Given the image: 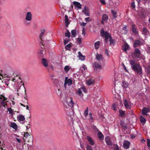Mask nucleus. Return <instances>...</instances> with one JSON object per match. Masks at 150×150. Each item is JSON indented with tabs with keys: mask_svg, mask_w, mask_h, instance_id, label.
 <instances>
[{
	"mask_svg": "<svg viewBox=\"0 0 150 150\" xmlns=\"http://www.w3.org/2000/svg\"><path fill=\"white\" fill-rule=\"evenodd\" d=\"M129 62L131 65V68L133 71L139 75H141L142 74V67L139 64L136 63L132 59L130 60Z\"/></svg>",
	"mask_w": 150,
	"mask_h": 150,
	"instance_id": "nucleus-1",
	"label": "nucleus"
},
{
	"mask_svg": "<svg viewBox=\"0 0 150 150\" xmlns=\"http://www.w3.org/2000/svg\"><path fill=\"white\" fill-rule=\"evenodd\" d=\"M62 102L64 107L67 109L69 108V107H73L74 104L73 99L71 97H65L63 99Z\"/></svg>",
	"mask_w": 150,
	"mask_h": 150,
	"instance_id": "nucleus-2",
	"label": "nucleus"
},
{
	"mask_svg": "<svg viewBox=\"0 0 150 150\" xmlns=\"http://www.w3.org/2000/svg\"><path fill=\"white\" fill-rule=\"evenodd\" d=\"M131 54L134 59H138V60L141 59V52L140 50L138 48H135Z\"/></svg>",
	"mask_w": 150,
	"mask_h": 150,
	"instance_id": "nucleus-3",
	"label": "nucleus"
},
{
	"mask_svg": "<svg viewBox=\"0 0 150 150\" xmlns=\"http://www.w3.org/2000/svg\"><path fill=\"white\" fill-rule=\"evenodd\" d=\"M100 35L105 38V41L107 42L108 39L111 37V35L107 32H105L103 29H101L100 32Z\"/></svg>",
	"mask_w": 150,
	"mask_h": 150,
	"instance_id": "nucleus-4",
	"label": "nucleus"
},
{
	"mask_svg": "<svg viewBox=\"0 0 150 150\" xmlns=\"http://www.w3.org/2000/svg\"><path fill=\"white\" fill-rule=\"evenodd\" d=\"M23 136L24 137H25V139L23 138L25 142L26 141L28 142H33V137L29 134L28 132H24Z\"/></svg>",
	"mask_w": 150,
	"mask_h": 150,
	"instance_id": "nucleus-5",
	"label": "nucleus"
},
{
	"mask_svg": "<svg viewBox=\"0 0 150 150\" xmlns=\"http://www.w3.org/2000/svg\"><path fill=\"white\" fill-rule=\"evenodd\" d=\"M45 32V30L44 29H42L41 30V33L40 35V39L42 40L41 41V44L43 46H45L46 45H47V44H48V42H49V41H47V42H45V41H42V37L44 33Z\"/></svg>",
	"mask_w": 150,
	"mask_h": 150,
	"instance_id": "nucleus-6",
	"label": "nucleus"
},
{
	"mask_svg": "<svg viewBox=\"0 0 150 150\" xmlns=\"http://www.w3.org/2000/svg\"><path fill=\"white\" fill-rule=\"evenodd\" d=\"M123 103L124 106L126 108L130 109L131 108V103L129 100H127L125 99H123Z\"/></svg>",
	"mask_w": 150,
	"mask_h": 150,
	"instance_id": "nucleus-7",
	"label": "nucleus"
},
{
	"mask_svg": "<svg viewBox=\"0 0 150 150\" xmlns=\"http://www.w3.org/2000/svg\"><path fill=\"white\" fill-rule=\"evenodd\" d=\"M93 66L95 70L100 69L101 68V66L100 64V62H95L93 64Z\"/></svg>",
	"mask_w": 150,
	"mask_h": 150,
	"instance_id": "nucleus-8",
	"label": "nucleus"
},
{
	"mask_svg": "<svg viewBox=\"0 0 150 150\" xmlns=\"http://www.w3.org/2000/svg\"><path fill=\"white\" fill-rule=\"evenodd\" d=\"M1 96L3 97V99L1 101V104L4 108H6L7 107V105L6 103V100H7L8 98H6L2 95H1ZM6 102H7L8 101H6Z\"/></svg>",
	"mask_w": 150,
	"mask_h": 150,
	"instance_id": "nucleus-9",
	"label": "nucleus"
},
{
	"mask_svg": "<svg viewBox=\"0 0 150 150\" xmlns=\"http://www.w3.org/2000/svg\"><path fill=\"white\" fill-rule=\"evenodd\" d=\"M131 30L133 33L135 35L138 34L139 31L137 30V28L135 26V25L133 24L131 27Z\"/></svg>",
	"mask_w": 150,
	"mask_h": 150,
	"instance_id": "nucleus-10",
	"label": "nucleus"
},
{
	"mask_svg": "<svg viewBox=\"0 0 150 150\" xmlns=\"http://www.w3.org/2000/svg\"><path fill=\"white\" fill-rule=\"evenodd\" d=\"M108 18V17L106 14H103L101 18V23L102 24L104 25L105 22L107 21Z\"/></svg>",
	"mask_w": 150,
	"mask_h": 150,
	"instance_id": "nucleus-11",
	"label": "nucleus"
},
{
	"mask_svg": "<svg viewBox=\"0 0 150 150\" xmlns=\"http://www.w3.org/2000/svg\"><path fill=\"white\" fill-rule=\"evenodd\" d=\"M25 20L28 21H30L32 19V15L30 12H28L26 14Z\"/></svg>",
	"mask_w": 150,
	"mask_h": 150,
	"instance_id": "nucleus-12",
	"label": "nucleus"
},
{
	"mask_svg": "<svg viewBox=\"0 0 150 150\" xmlns=\"http://www.w3.org/2000/svg\"><path fill=\"white\" fill-rule=\"evenodd\" d=\"M142 34L145 35H147L149 34V31L146 27L143 28L142 30Z\"/></svg>",
	"mask_w": 150,
	"mask_h": 150,
	"instance_id": "nucleus-13",
	"label": "nucleus"
},
{
	"mask_svg": "<svg viewBox=\"0 0 150 150\" xmlns=\"http://www.w3.org/2000/svg\"><path fill=\"white\" fill-rule=\"evenodd\" d=\"M17 120L19 121H24V122H23V123L25 122V118L24 116L22 114L19 115L17 117Z\"/></svg>",
	"mask_w": 150,
	"mask_h": 150,
	"instance_id": "nucleus-14",
	"label": "nucleus"
},
{
	"mask_svg": "<svg viewBox=\"0 0 150 150\" xmlns=\"http://www.w3.org/2000/svg\"><path fill=\"white\" fill-rule=\"evenodd\" d=\"M130 142L128 141H125L123 143V145L125 149H127L129 147Z\"/></svg>",
	"mask_w": 150,
	"mask_h": 150,
	"instance_id": "nucleus-15",
	"label": "nucleus"
},
{
	"mask_svg": "<svg viewBox=\"0 0 150 150\" xmlns=\"http://www.w3.org/2000/svg\"><path fill=\"white\" fill-rule=\"evenodd\" d=\"M142 44V43L139 40H136L134 41L133 44V46L134 47H136L140 46Z\"/></svg>",
	"mask_w": 150,
	"mask_h": 150,
	"instance_id": "nucleus-16",
	"label": "nucleus"
},
{
	"mask_svg": "<svg viewBox=\"0 0 150 150\" xmlns=\"http://www.w3.org/2000/svg\"><path fill=\"white\" fill-rule=\"evenodd\" d=\"M105 139V142L107 144L110 146L112 145V144L111 141L109 137L107 136L106 137Z\"/></svg>",
	"mask_w": 150,
	"mask_h": 150,
	"instance_id": "nucleus-17",
	"label": "nucleus"
},
{
	"mask_svg": "<svg viewBox=\"0 0 150 150\" xmlns=\"http://www.w3.org/2000/svg\"><path fill=\"white\" fill-rule=\"evenodd\" d=\"M72 80L71 79H68L67 77H66L65 78V81L64 82V86H66V85L68 83L69 86L72 84Z\"/></svg>",
	"mask_w": 150,
	"mask_h": 150,
	"instance_id": "nucleus-18",
	"label": "nucleus"
},
{
	"mask_svg": "<svg viewBox=\"0 0 150 150\" xmlns=\"http://www.w3.org/2000/svg\"><path fill=\"white\" fill-rule=\"evenodd\" d=\"M45 51L43 47H41V49H40L38 52V54L40 57H42L43 56V52Z\"/></svg>",
	"mask_w": 150,
	"mask_h": 150,
	"instance_id": "nucleus-19",
	"label": "nucleus"
},
{
	"mask_svg": "<svg viewBox=\"0 0 150 150\" xmlns=\"http://www.w3.org/2000/svg\"><path fill=\"white\" fill-rule=\"evenodd\" d=\"M96 59L99 61H103V55L101 54H97L96 55Z\"/></svg>",
	"mask_w": 150,
	"mask_h": 150,
	"instance_id": "nucleus-20",
	"label": "nucleus"
},
{
	"mask_svg": "<svg viewBox=\"0 0 150 150\" xmlns=\"http://www.w3.org/2000/svg\"><path fill=\"white\" fill-rule=\"evenodd\" d=\"M42 65L45 67H48V63L47 59L43 58L42 59Z\"/></svg>",
	"mask_w": 150,
	"mask_h": 150,
	"instance_id": "nucleus-21",
	"label": "nucleus"
},
{
	"mask_svg": "<svg viewBox=\"0 0 150 150\" xmlns=\"http://www.w3.org/2000/svg\"><path fill=\"white\" fill-rule=\"evenodd\" d=\"M149 108L146 107H143L142 110V113L145 115H146L147 113L149 112Z\"/></svg>",
	"mask_w": 150,
	"mask_h": 150,
	"instance_id": "nucleus-22",
	"label": "nucleus"
},
{
	"mask_svg": "<svg viewBox=\"0 0 150 150\" xmlns=\"http://www.w3.org/2000/svg\"><path fill=\"white\" fill-rule=\"evenodd\" d=\"M97 135L98 138L100 140L102 141L103 139L104 136L102 132L100 131L98 132Z\"/></svg>",
	"mask_w": 150,
	"mask_h": 150,
	"instance_id": "nucleus-23",
	"label": "nucleus"
},
{
	"mask_svg": "<svg viewBox=\"0 0 150 150\" xmlns=\"http://www.w3.org/2000/svg\"><path fill=\"white\" fill-rule=\"evenodd\" d=\"M128 32V30L126 27L125 26L122 28V30L121 31V33L122 34L125 35Z\"/></svg>",
	"mask_w": 150,
	"mask_h": 150,
	"instance_id": "nucleus-24",
	"label": "nucleus"
},
{
	"mask_svg": "<svg viewBox=\"0 0 150 150\" xmlns=\"http://www.w3.org/2000/svg\"><path fill=\"white\" fill-rule=\"evenodd\" d=\"M111 14L112 16V18L115 19L117 17V12L116 11L114 10H111Z\"/></svg>",
	"mask_w": 150,
	"mask_h": 150,
	"instance_id": "nucleus-25",
	"label": "nucleus"
},
{
	"mask_svg": "<svg viewBox=\"0 0 150 150\" xmlns=\"http://www.w3.org/2000/svg\"><path fill=\"white\" fill-rule=\"evenodd\" d=\"M73 4L74 6L78 8L81 9V5L80 4V3L77 1H74L73 2Z\"/></svg>",
	"mask_w": 150,
	"mask_h": 150,
	"instance_id": "nucleus-26",
	"label": "nucleus"
},
{
	"mask_svg": "<svg viewBox=\"0 0 150 150\" xmlns=\"http://www.w3.org/2000/svg\"><path fill=\"white\" fill-rule=\"evenodd\" d=\"M87 139L90 144L92 145H94V142L91 137L89 136H87Z\"/></svg>",
	"mask_w": 150,
	"mask_h": 150,
	"instance_id": "nucleus-27",
	"label": "nucleus"
},
{
	"mask_svg": "<svg viewBox=\"0 0 150 150\" xmlns=\"http://www.w3.org/2000/svg\"><path fill=\"white\" fill-rule=\"evenodd\" d=\"M109 38L110 45L112 46H114L115 43V40L112 39L111 37H110Z\"/></svg>",
	"mask_w": 150,
	"mask_h": 150,
	"instance_id": "nucleus-28",
	"label": "nucleus"
},
{
	"mask_svg": "<svg viewBox=\"0 0 150 150\" xmlns=\"http://www.w3.org/2000/svg\"><path fill=\"white\" fill-rule=\"evenodd\" d=\"M129 47L127 44H124L122 47L123 50L126 52L127 50H129Z\"/></svg>",
	"mask_w": 150,
	"mask_h": 150,
	"instance_id": "nucleus-29",
	"label": "nucleus"
},
{
	"mask_svg": "<svg viewBox=\"0 0 150 150\" xmlns=\"http://www.w3.org/2000/svg\"><path fill=\"white\" fill-rule=\"evenodd\" d=\"M82 12L87 16H89L90 14L88 11V9L86 8V7L84 8V10Z\"/></svg>",
	"mask_w": 150,
	"mask_h": 150,
	"instance_id": "nucleus-30",
	"label": "nucleus"
},
{
	"mask_svg": "<svg viewBox=\"0 0 150 150\" xmlns=\"http://www.w3.org/2000/svg\"><path fill=\"white\" fill-rule=\"evenodd\" d=\"M10 127L16 130L18 128L17 125L14 122L11 123L10 125Z\"/></svg>",
	"mask_w": 150,
	"mask_h": 150,
	"instance_id": "nucleus-31",
	"label": "nucleus"
},
{
	"mask_svg": "<svg viewBox=\"0 0 150 150\" xmlns=\"http://www.w3.org/2000/svg\"><path fill=\"white\" fill-rule=\"evenodd\" d=\"M79 59L82 60H84L85 59V56H83L80 52H79Z\"/></svg>",
	"mask_w": 150,
	"mask_h": 150,
	"instance_id": "nucleus-32",
	"label": "nucleus"
},
{
	"mask_svg": "<svg viewBox=\"0 0 150 150\" xmlns=\"http://www.w3.org/2000/svg\"><path fill=\"white\" fill-rule=\"evenodd\" d=\"M120 116L121 117H124L125 115V111H123L121 109L119 110Z\"/></svg>",
	"mask_w": 150,
	"mask_h": 150,
	"instance_id": "nucleus-33",
	"label": "nucleus"
},
{
	"mask_svg": "<svg viewBox=\"0 0 150 150\" xmlns=\"http://www.w3.org/2000/svg\"><path fill=\"white\" fill-rule=\"evenodd\" d=\"M65 17V23L66 24V27L68 26V25L69 24V23L68 21V17L67 15H65L64 16Z\"/></svg>",
	"mask_w": 150,
	"mask_h": 150,
	"instance_id": "nucleus-34",
	"label": "nucleus"
},
{
	"mask_svg": "<svg viewBox=\"0 0 150 150\" xmlns=\"http://www.w3.org/2000/svg\"><path fill=\"white\" fill-rule=\"evenodd\" d=\"M140 120L142 124L144 123L143 125L146 123V119L142 116H141L140 118Z\"/></svg>",
	"mask_w": 150,
	"mask_h": 150,
	"instance_id": "nucleus-35",
	"label": "nucleus"
},
{
	"mask_svg": "<svg viewBox=\"0 0 150 150\" xmlns=\"http://www.w3.org/2000/svg\"><path fill=\"white\" fill-rule=\"evenodd\" d=\"M100 46V42L99 41H97L94 44V46L95 47V49L96 50L98 49L99 47Z\"/></svg>",
	"mask_w": 150,
	"mask_h": 150,
	"instance_id": "nucleus-36",
	"label": "nucleus"
},
{
	"mask_svg": "<svg viewBox=\"0 0 150 150\" xmlns=\"http://www.w3.org/2000/svg\"><path fill=\"white\" fill-rule=\"evenodd\" d=\"M122 86L123 88H125L128 87V83L127 82L123 81L122 82Z\"/></svg>",
	"mask_w": 150,
	"mask_h": 150,
	"instance_id": "nucleus-37",
	"label": "nucleus"
},
{
	"mask_svg": "<svg viewBox=\"0 0 150 150\" xmlns=\"http://www.w3.org/2000/svg\"><path fill=\"white\" fill-rule=\"evenodd\" d=\"M76 31L75 30H73L71 31V34L72 35V37L75 38L76 35Z\"/></svg>",
	"mask_w": 150,
	"mask_h": 150,
	"instance_id": "nucleus-38",
	"label": "nucleus"
},
{
	"mask_svg": "<svg viewBox=\"0 0 150 150\" xmlns=\"http://www.w3.org/2000/svg\"><path fill=\"white\" fill-rule=\"evenodd\" d=\"M70 69V67L69 66H66L64 67V70L65 72L67 73Z\"/></svg>",
	"mask_w": 150,
	"mask_h": 150,
	"instance_id": "nucleus-39",
	"label": "nucleus"
},
{
	"mask_svg": "<svg viewBox=\"0 0 150 150\" xmlns=\"http://www.w3.org/2000/svg\"><path fill=\"white\" fill-rule=\"evenodd\" d=\"M95 83V81L93 80L90 79L88 80L87 82V84L88 85H90Z\"/></svg>",
	"mask_w": 150,
	"mask_h": 150,
	"instance_id": "nucleus-40",
	"label": "nucleus"
},
{
	"mask_svg": "<svg viewBox=\"0 0 150 150\" xmlns=\"http://www.w3.org/2000/svg\"><path fill=\"white\" fill-rule=\"evenodd\" d=\"M122 127L124 129H127V126L123 122H121L120 124Z\"/></svg>",
	"mask_w": 150,
	"mask_h": 150,
	"instance_id": "nucleus-41",
	"label": "nucleus"
},
{
	"mask_svg": "<svg viewBox=\"0 0 150 150\" xmlns=\"http://www.w3.org/2000/svg\"><path fill=\"white\" fill-rule=\"evenodd\" d=\"M113 149L114 150H120L119 146L117 144H114Z\"/></svg>",
	"mask_w": 150,
	"mask_h": 150,
	"instance_id": "nucleus-42",
	"label": "nucleus"
},
{
	"mask_svg": "<svg viewBox=\"0 0 150 150\" xmlns=\"http://www.w3.org/2000/svg\"><path fill=\"white\" fill-rule=\"evenodd\" d=\"M81 89V88H79L77 91V92L80 96H83V93H82Z\"/></svg>",
	"mask_w": 150,
	"mask_h": 150,
	"instance_id": "nucleus-43",
	"label": "nucleus"
},
{
	"mask_svg": "<svg viewBox=\"0 0 150 150\" xmlns=\"http://www.w3.org/2000/svg\"><path fill=\"white\" fill-rule=\"evenodd\" d=\"M88 107H87L84 112V114L85 115V117H86L88 115Z\"/></svg>",
	"mask_w": 150,
	"mask_h": 150,
	"instance_id": "nucleus-44",
	"label": "nucleus"
},
{
	"mask_svg": "<svg viewBox=\"0 0 150 150\" xmlns=\"http://www.w3.org/2000/svg\"><path fill=\"white\" fill-rule=\"evenodd\" d=\"M131 6L133 8H135V2L134 1H132L131 3Z\"/></svg>",
	"mask_w": 150,
	"mask_h": 150,
	"instance_id": "nucleus-45",
	"label": "nucleus"
},
{
	"mask_svg": "<svg viewBox=\"0 0 150 150\" xmlns=\"http://www.w3.org/2000/svg\"><path fill=\"white\" fill-rule=\"evenodd\" d=\"M147 141V145L149 148H150V139H148Z\"/></svg>",
	"mask_w": 150,
	"mask_h": 150,
	"instance_id": "nucleus-46",
	"label": "nucleus"
},
{
	"mask_svg": "<svg viewBox=\"0 0 150 150\" xmlns=\"http://www.w3.org/2000/svg\"><path fill=\"white\" fill-rule=\"evenodd\" d=\"M71 47V45L70 44H69L65 47L66 49L69 50L70 48Z\"/></svg>",
	"mask_w": 150,
	"mask_h": 150,
	"instance_id": "nucleus-47",
	"label": "nucleus"
},
{
	"mask_svg": "<svg viewBox=\"0 0 150 150\" xmlns=\"http://www.w3.org/2000/svg\"><path fill=\"white\" fill-rule=\"evenodd\" d=\"M86 21H92V19L90 17L86 18L85 19Z\"/></svg>",
	"mask_w": 150,
	"mask_h": 150,
	"instance_id": "nucleus-48",
	"label": "nucleus"
},
{
	"mask_svg": "<svg viewBox=\"0 0 150 150\" xmlns=\"http://www.w3.org/2000/svg\"><path fill=\"white\" fill-rule=\"evenodd\" d=\"M69 41V40L68 38H66L64 40V43L65 45L68 43Z\"/></svg>",
	"mask_w": 150,
	"mask_h": 150,
	"instance_id": "nucleus-49",
	"label": "nucleus"
},
{
	"mask_svg": "<svg viewBox=\"0 0 150 150\" xmlns=\"http://www.w3.org/2000/svg\"><path fill=\"white\" fill-rule=\"evenodd\" d=\"M93 129L96 132H99L100 131L99 129L95 126L93 127Z\"/></svg>",
	"mask_w": 150,
	"mask_h": 150,
	"instance_id": "nucleus-50",
	"label": "nucleus"
},
{
	"mask_svg": "<svg viewBox=\"0 0 150 150\" xmlns=\"http://www.w3.org/2000/svg\"><path fill=\"white\" fill-rule=\"evenodd\" d=\"M8 110L9 112V114L12 113V112H13V110H12L11 108H8Z\"/></svg>",
	"mask_w": 150,
	"mask_h": 150,
	"instance_id": "nucleus-51",
	"label": "nucleus"
},
{
	"mask_svg": "<svg viewBox=\"0 0 150 150\" xmlns=\"http://www.w3.org/2000/svg\"><path fill=\"white\" fill-rule=\"evenodd\" d=\"M65 36L69 38L70 37V33H65Z\"/></svg>",
	"mask_w": 150,
	"mask_h": 150,
	"instance_id": "nucleus-52",
	"label": "nucleus"
},
{
	"mask_svg": "<svg viewBox=\"0 0 150 150\" xmlns=\"http://www.w3.org/2000/svg\"><path fill=\"white\" fill-rule=\"evenodd\" d=\"M77 41L79 43L81 44V39L78 38L77 39Z\"/></svg>",
	"mask_w": 150,
	"mask_h": 150,
	"instance_id": "nucleus-53",
	"label": "nucleus"
},
{
	"mask_svg": "<svg viewBox=\"0 0 150 150\" xmlns=\"http://www.w3.org/2000/svg\"><path fill=\"white\" fill-rule=\"evenodd\" d=\"M81 90L83 91L84 93H86V88L83 87H81Z\"/></svg>",
	"mask_w": 150,
	"mask_h": 150,
	"instance_id": "nucleus-54",
	"label": "nucleus"
},
{
	"mask_svg": "<svg viewBox=\"0 0 150 150\" xmlns=\"http://www.w3.org/2000/svg\"><path fill=\"white\" fill-rule=\"evenodd\" d=\"M87 150H93V149L91 148V146H88L86 147Z\"/></svg>",
	"mask_w": 150,
	"mask_h": 150,
	"instance_id": "nucleus-55",
	"label": "nucleus"
},
{
	"mask_svg": "<svg viewBox=\"0 0 150 150\" xmlns=\"http://www.w3.org/2000/svg\"><path fill=\"white\" fill-rule=\"evenodd\" d=\"M89 119H93V118L92 116V114L91 113H90L89 114Z\"/></svg>",
	"mask_w": 150,
	"mask_h": 150,
	"instance_id": "nucleus-56",
	"label": "nucleus"
},
{
	"mask_svg": "<svg viewBox=\"0 0 150 150\" xmlns=\"http://www.w3.org/2000/svg\"><path fill=\"white\" fill-rule=\"evenodd\" d=\"M86 23L83 22H82L80 24L82 26L85 27L86 26Z\"/></svg>",
	"mask_w": 150,
	"mask_h": 150,
	"instance_id": "nucleus-57",
	"label": "nucleus"
},
{
	"mask_svg": "<svg viewBox=\"0 0 150 150\" xmlns=\"http://www.w3.org/2000/svg\"><path fill=\"white\" fill-rule=\"evenodd\" d=\"M116 107V105L115 104H112V109L113 110H115V108Z\"/></svg>",
	"mask_w": 150,
	"mask_h": 150,
	"instance_id": "nucleus-58",
	"label": "nucleus"
},
{
	"mask_svg": "<svg viewBox=\"0 0 150 150\" xmlns=\"http://www.w3.org/2000/svg\"><path fill=\"white\" fill-rule=\"evenodd\" d=\"M100 2L103 5H104L106 4L105 2V1L104 0H100Z\"/></svg>",
	"mask_w": 150,
	"mask_h": 150,
	"instance_id": "nucleus-59",
	"label": "nucleus"
},
{
	"mask_svg": "<svg viewBox=\"0 0 150 150\" xmlns=\"http://www.w3.org/2000/svg\"><path fill=\"white\" fill-rule=\"evenodd\" d=\"M82 67L83 68L85 71L86 69H87V68L86 67V65L84 64L83 65Z\"/></svg>",
	"mask_w": 150,
	"mask_h": 150,
	"instance_id": "nucleus-60",
	"label": "nucleus"
},
{
	"mask_svg": "<svg viewBox=\"0 0 150 150\" xmlns=\"http://www.w3.org/2000/svg\"><path fill=\"white\" fill-rule=\"evenodd\" d=\"M28 126H26L27 130H28V129H29L30 128V123H29V124H28Z\"/></svg>",
	"mask_w": 150,
	"mask_h": 150,
	"instance_id": "nucleus-61",
	"label": "nucleus"
},
{
	"mask_svg": "<svg viewBox=\"0 0 150 150\" xmlns=\"http://www.w3.org/2000/svg\"><path fill=\"white\" fill-rule=\"evenodd\" d=\"M105 52L106 54V55L107 56H108L109 55V53H108V50L107 49H105Z\"/></svg>",
	"mask_w": 150,
	"mask_h": 150,
	"instance_id": "nucleus-62",
	"label": "nucleus"
},
{
	"mask_svg": "<svg viewBox=\"0 0 150 150\" xmlns=\"http://www.w3.org/2000/svg\"><path fill=\"white\" fill-rule=\"evenodd\" d=\"M16 140L17 141L18 143H21V141L20 139H19L18 138H16Z\"/></svg>",
	"mask_w": 150,
	"mask_h": 150,
	"instance_id": "nucleus-63",
	"label": "nucleus"
},
{
	"mask_svg": "<svg viewBox=\"0 0 150 150\" xmlns=\"http://www.w3.org/2000/svg\"><path fill=\"white\" fill-rule=\"evenodd\" d=\"M124 69L125 70V71L126 72H128V71L127 69H126V68L125 66L124 65Z\"/></svg>",
	"mask_w": 150,
	"mask_h": 150,
	"instance_id": "nucleus-64",
	"label": "nucleus"
}]
</instances>
